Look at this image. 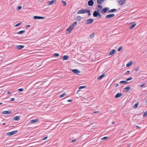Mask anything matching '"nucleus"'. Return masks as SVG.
Returning <instances> with one entry per match:
<instances>
[{
    "label": "nucleus",
    "instance_id": "f257e3e1",
    "mask_svg": "<svg viewBox=\"0 0 147 147\" xmlns=\"http://www.w3.org/2000/svg\"><path fill=\"white\" fill-rule=\"evenodd\" d=\"M80 138H77V139H74V147L75 146L77 147L80 145L79 140Z\"/></svg>",
    "mask_w": 147,
    "mask_h": 147
},
{
    "label": "nucleus",
    "instance_id": "f03ea898",
    "mask_svg": "<svg viewBox=\"0 0 147 147\" xmlns=\"http://www.w3.org/2000/svg\"><path fill=\"white\" fill-rule=\"evenodd\" d=\"M88 9H81L77 12V13L78 14H84L87 13V12Z\"/></svg>",
    "mask_w": 147,
    "mask_h": 147
},
{
    "label": "nucleus",
    "instance_id": "7ed1b4c3",
    "mask_svg": "<svg viewBox=\"0 0 147 147\" xmlns=\"http://www.w3.org/2000/svg\"><path fill=\"white\" fill-rule=\"evenodd\" d=\"M109 9V8L108 7L104 8L100 11V13L102 14H104Z\"/></svg>",
    "mask_w": 147,
    "mask_h": 147
},
{
    "label": "nucleus",
    "instance_id": "20e7f679",
    "mask_svg": "<svg viewBox=\"0 0 147 147\" xmlns=\"http://www.w3.org/2000/svg\"><path fill=\"white\" fill-rule=\"evenodd\" d=\"M93 22V20L92 19H89L85 21V22L84 23V24L86 25H87L91 24Z\"/></svg>",
    "mask_w": 147,
    "mask_h": 147
},
{
    "label": "nucleus",
    "instance_id": "39448f33",
    "mask_svg": "<svg viewBox=\"0 0 147 147\" xmlns=\"http://www.w3.org/2000/svg\"><path fill=\"white\" fill-rule=\"evenodd\" d=\"M18 131V130H16L11 132L8 133L7 134V136H11L14 134H15L17 133Z\"/></svg>",
    "mask_w": 147,
    "mask_h": 147
},
{
    "label": "nucleus",
    "instance_id": "423d86ee",
    "mask_svg": "<svg viewBox=\"0 0 147 147\" xmlns=\"http://www.w3.org/2000/svg\"><path fill=\"white\" fill-rule=\"evenodd\" d=\"M99 12V10H97V11H94L93 13V16L94 17H98V15Z\"/></svg>",
    "mask_w": 147,
    "mask_h": 147
},
{
    "label": "nucleus",
    "instance_id": "0eeeda50",
    "mask_svg": "<svg viewBox=\"0 0 147 147\" xmlns=\"http://www.w3.org/2000/svg\"><path fill=\"white\" fill-rule=\"evenodd\" d=\"M74 28V23L71 24V26H70L67 30V31L68 32V33H70L71 32L73 28Z\"/></svg>",
    "mask_w": 147,
    "mask_h": 147
},
{
    "label": "nucleus",
    "instance_id": "6e6552de",
    "mask_svg": "<svg viewBox=\"0 0 147 147\" xmlns=\"http://www.w3.org/2000/svg\"><path fill=\"white\" fill-rule=\"evenodd\" d=\"M115 16V15L114 14H109V15H107L105 17V18L106 19H107L114 17Z\"/></svg>",
    "mask_w": 147,
    "mask_h": 147
},
{
    "label": "nucleus",
    "instance_id": "1a4fd4ad",
    "mask_svg": "<svg viewBox=\"0 0 147 147\" xmlns=\"http://www.w3.org/2000/svg\"><path fill=\"white\" fill-rule=\"evenodd\" d=\"M12 112L11 111H3L1 112V114L4 115L10 114Z\"/></svg>",
    "mask_w": 147,
    "mask_h": 147
},
{
    "label": "nucleus",
    "instance_id": "9d476101",
    "mask_svg": "<svg viewBox=\"0 0 147 147\" xmlns=\"http://www.w3.org/2000/svg\"><path fill=\"white\" fill-rule=\"evenodd\" d=\"M33 18L34 19H44L45 18V17H43L42 16H34Z\"/></svg>",
    "mask_w": 147,
    "mask_h": 147
},
{
    "label": "nucleus",
    "instance_id": "9b49d317",
    "mask_svg": "<svg viewBox=\"0 0 147 147\" xmlns=\"http://www.w3.org/2000/svg\"><path fill=\"white\" fill-rule=\"evenodd\" d=\"M88 3L89 6H92L94 4V2L93 0H90L88 1Z\"/></svg>",
    "mask_w": 147,
    "mask_h": 147
},
{
    "label": "nucleus",
    "instance_id": "f8f14e48",
    "mask_svg": "<svg viewBox=\"0 0 147 147\" xmlns=\"http://www.w3.org/2000/svg\"><path fill=\"white\" fill-rule=\"evenodd\" d=\"M16 47L17 49L19 50L23 48L24 46L23 45H17L16 46Z\"/></svg>",
    "mask_w": 147,
    "mask_h": 147
},
{
    "label": "nucleus",
    "instance_id": "ddd939ff",
    "mask_svg": "<svg viewBox=\"0 0 147 147\" xmlns=\"http://www.w3.org/2000/svg\"><path fill=\"white\" fill-rule=\"evenodd\" d=\"M115 49H113L110 51L108 55H112L114 54L115 53Z\"/></svg>",
    "mask_w": 147,
    "mask_h": 147
},
{
    "label": "nucleus",
    "instance_id": "4468645a",
    "mask_svg": "<svg viewBox=\"0 0 147 147\" xmlns=\"http://www.w3.org/2000/svg\"><path fill=\"white\" fill-rule=\"evenodd\" d=\"M122 95V93H118L115 95V97L116 98H118L121 97Z\"/></svg>",
    "mask_w": 147,
    "mask_h": 147
},
{
    "label": "nucleus",
    "instance_id": "2eb2a0df",
    "mask_svg": "<svg viewBox=\"0 0 147 147\" xmlns=\"http://www.w3.org/2000/svg\"><path fill=\"white\" fill-rule=\"evenodd\" d=\"M130 87L129 86H127L124 89V91L125 92H127L130 89Z\"/></svg>",
    "mask_w": 147,
    "mask_h": 147
},
{
    "label": "nucleus",
    "instance_id": "dca6fc26",
    "mask_svg": "<svg viewBox=\"0 0 147 147\" xmlns=\"http://www.w3.org/2000/svg\"><path fill=\"white\" fill-rule=\"evenodd\" d=\"M69 58V56L68 55H63L62 57L63 60H67Z\"/></svg>",
    "mask_w": 147,
    "mask_h": 147
},
{
    "label": "nucleus",
    "instance_id": "f3484780",
    "mask_svg": "<svg viewBox=\"0 0 147 147\" xmlns=\"http://www.w3.org/2000/svg\"><path fill=\"white\" fill-rule=\"evenodd\" d=\"M80 72L81 71H80L76 69H74V73L75 74H79Z\"/></svg>",
    "mask_w": 147,
    "mask_h": 147
},
{
    "label": "nucleus",
    "instance_id": "a211bd4d",
    "mask_svg": "<svg viewBox=\"0 0 147 147\" xmlns=\"http://www.w3.org/2000/svg\"><path fill=\"white\" fill-rule=\"evenodd\" d=\"M126 1L125 0H121V2H120V5H124L126 3Z\"/></svg>",
    "mask_w": 147,
    "mask_h": 147
},
{
    "label": "nucleus",
    "instance_id": "6ab92c4d",
    "mask_svg": "<svg viewBox=\"0 0 147 147\" xmlns=\"http://www.w3.org/2000/svg\"><path fill=\"white\" fill-rule=\"evenodd\" d=\"M56 1V0H52L51 1H49L48 2V5H51Z\"/></svg>",
    "mask_w": 147,
    "mask_h": 147
},
{
    "label": "nucleus",
    "instance_id": "aec40b11",
    "mask_svg": "<svg viewBox=\"0 0 147 147\" xmlns=\"http://www.w3.org/2000/svg\"><path fill=\"white\" fill-rule=\"evenodd\" d=\"M13 119L15 121H18L20 119V117L19 116H15L13 117Z\"/></svg>",
    "mask_w": 147,
    "mask_h": 147
},
{
    "label": "nucleus",
    "instance_id": "412c9836",
    "mask_svg": "<svg viewBox=\"0 0 147 147\" xmlns=\"http://www.w3.org/2000/svg\"><path fill=\"white\" fill-rule=\"evenodd\" d=\"M105 0H97V2L98 5H101Z\"/></svg>",
    "mask_w": 147,
    "mask_h": 147
},
{
    "label": "nucleus",
    "instance_id": "4be33fe9",
    "mask_svg": "<svg viewBox=\"0 0 147 147\" xmlns=\"http://www.w3.org/2000/svg\"><path fill=\"white\" fill-rule=\"evenodd\" d=\"M132 63L133 62L132 61H130L126 64V67H128L132 65Z\"/></svg>",
    "mask_w": 147,
    "mask_h": 147
},
{
    "label": "nucleus",
    "instance_id": "5701e85b",
    "mask_svg": "<svg viewBox=\"0 0 147 147\" xmlns=\"http://www.w3.org/2000/svg\"><path fill=\"white\" fill-rule=\"evenodd\" d=\"M105 76V74L104 73H103L102 74H101V75L100 76L98 77L97 78V79L98 80H100L103 77Z\"/></svg>",
    "mask_w": 147,
    "mask_h": 147
},
{
    "label": "nucleus",
    "instance_id": "b1692460",
    "mask_svg": "<svg viewBox=\"0 0 147 147\" xmlns=\"http://www.w3.org/2000/svg\"><path fill=\"white\" fill-rule=\"evenodd\" d=\"M38 119H36L34 120H32L30 121V123H36L38 122Z\"/></svg>",
    "mask_w": 147,
    "mask_h": 147
},
{
    "label": "nucleus",
    "instance_id": "393cba45",
    "mask_svg": "<svg viewBox=\"0 0 147 147\" xmlns=\"http://www.w3.org/2000/svg\"><path fill=\"white\" fill-rule=\"evenodd\" d=\"M117 11V9H111L109 10L108 11V13H111L116 11Z\"/></svg>",
    "mask_w": 147,
    "mask_h": 147
},
{
    "label": "nucleus",
    "instance_id": "a878e982",
    "mask_svg": "<svg viewBox=\"0 0 147 147\" xmlns=\"http://www.w3.org/2000/svg\"><path fill=\"white\" fill-rule=\"evenodd\" d=\"M81 18V17L80 16H77V17L75 19L77 21H79L80 20Z\"/></svg>",
    "mask_w": 147,
    "mask_h": 147
},
{
    "label": "nucleus",
    "instance_id": "bb28decb",
    "mask_svg": "<svg viewBox=\"0 0 147 147\" xmlns=\"http://www.w3.org/2000/svg\"><path fill=\"white\" fill-rule=\"evenodd\" d=\"M25 32V31L24 30H21V31H19V32H18L17 34H21Z\"/></svg>",
    "mask_w": 147,
    "mask_h": 147
},
{
    "label": "nucleus",
    "instance_id": "cd10ccee",
    "mask_svg": "<svg viewBox=\"0 0 147 147\" xmlns=\"http://www.w3.org/2000/svg\"><path fill=\"white\" fill-rule=\"evenodd\" d=\"M121 84L125 83V84H127L128 83V82H127V81H121L120 82Z\"/></svg>",
    "mask_w": 147,
    "mask_h": 147
},
{
    "label": "nucleus",
    "instance_id": "c85d7f7f",
    "mask_svg": "<svg viewBox=\"0 0 147 147\" xmlns=\"http://www.w3.org/2000/svg\"><path fill=\"white\" fill-rule=\"evenodd\" d=\"M136 25V24H133L132 25H131L129 27V28L130 29H133V28H134V27Z\"/></svg>",
    "mask_w": 147,
    "mask_h": 147
},
{
    "label": "nucleus",
    "instance_id": "c756f323",
    "mask_svg": "<svg viewBox=\"0 0 147 147\" xmlns=\"http://www.w3.org/2000/svg\"><path fill=\"white\" fill-rule=\"evenodd\" d=\"M139 105V103L137 102V103H136L135 104L134 106L133 107L134 109H136L137 108V107H138V105Z\"/></svg>",
    "mask_w": 147,
    "mask_h": 147
},
{
    "label": "nucleus",
    "instance_id": "7c9ffc66",
    "mask_svg": "<svg viewBox=\"0 0 147 147\" xmlns=\"http://www.w3.org/2000/svg\"><path fill=\"white\" fill-rule=\"evenodd\" d=\"M61 2L63 6H66V3L65 1H61Z\"/></svg>",
    "mask_w": 147,
    "mask_h": 147
},
{
    "label": "nucleus",
    "instance_id": "2f4dec72",
    "mask_svg": "<svg viewBox=\"0 0 147 147\" xmlns=\"http://www.w3.org/2000/svg\"><path fill=\"white\" fill-rule=\"evenodd\" d=\"M97 7L98 8L99 10H100L102 8V7L100 5H99L97 6Z\"/></svg>",
    "mask_w": 147,
    "mask_h": 147
},
{
    "label": "nucleus",
    "instance_id": "473e14b6",
    "mask_svg": "<svg viewBox=\"0 0 147 147\" xmlns=\"http://www.w3.org/2000/svg\"><path fill=\"white\" fill-rule=\"evenodd\" d=\"M66 95V93H64L63 94H61L59 96V97L60 98H61L64 97Z\"/></svg>",
    "mask_w": 147,
    "mask_h": 147
},
{
    "label": "nucleus",
    "instance_id": "72a5a7b5",
    "mask_svg": "<svg viewBox=\"0 0 147 147\" xmlns=\"http://www.w3.org/2000/svg\"><path fill=\"white\" fill-rule=\"evenodd\" d=\"M147 116V110L144 113L143 117L144 118Z\"/></svg>",
    "mask_w": 147,
    "mask_h": 147
},
{
    "label": "nucleus",
    "instance_id": "f704fd0d",
    "mask_svg": "<svg viewBox=\"0 0 147 147\" xmlns=\"http://www.w3.org/2000/svg\"><path fill=\"white\" fill-rule=\"evenodd\" d=\"M87 13H88V16L90 17L91 15V13H90V11L88 9V10L87 11Z\"/></svg>",
    "mask_w": 147,
    "mask_h": 147
},
{
    "label": "nucleus",
    "instance_id": "c9c22d12",
    "mask_svg": "<svg viewBox=\"0 0 147 147\" xmlns=\"http://www.w3.org/2000/svg\"><path fill=\"white\" fill-rule=\"evenodd\" d=\"M94 36V33H92L90 35V37L91 38H92Z\"/></svg>",
    "mask_w": 147,
    "mask_h": 147
},
{
    "label": "nucleus",
    "instance_id": "e433bc0d",
    "mask_svg": "<svg viewBox=\"0 0 147 147\" xmlns=\"http://www.w3.org/2000/svg\"><path fill=\"white\" fill-rule=\"evenodd\" d=\"M86 87V86H80L79 87V89H82L85 88Z\"/></svg>",
    "mask_w": 147,
    "mask_h": 147
},
{
    "label": "nucleus",
    "instance_id": "4c0bfd02",
    "mask_svg": "<svg viewBox=\"0 0 147 147\" xmlns=\"http://www.w3.org/2000/svg\"><path fill=\"white\" fill-rule=\"evenodd\" d=\"M59 54L57 53H55L53 54V56L55 57H58L59 56Z\"/></svg>",
    "mask_w": 147,
    "mask_h": 147
},
{
    "label": "nucleus",
    "instance_id": "58836bf2",
    "mask_svg": "<svg viewBox=\"0 0 147 147\" xmlns=\"http://www.w3.org/2000/svg\"><path fill=\"white\" fill-rule=\"evenodd\" d=\"M133 79V78L132 77H130L129 78H127L126 80V81H128L129 80H130Z\"/></svg>",
    "mask_w": 147,
    "mask_h": 147
},
{
    "label": "nucleus",
    "instance_id": "ea45409f",
    "mask_svg": "<svg viewBox=\"0 0 147 147\" xmlns=\"http://www.w3.org/2000/svg\"><path fill=\"white\" fill-rule=\"evenodd\" d=\"M21 24V23H18L17 24H16L15 25V27H17L18 26H20Z\"/></svg>",
    "mask_w": 147,
    "mask_h": 147
},
{
    "label": "nucleus",
    "instance_id": "a19ab883",
    "mask_svg": "<svg viewBox=\"0 0 147 147\" xmlns=\"http://www.w3.org/2000/svg\"><path fill=\"white\" fill-rule=\"evenodd\" d=\"M123 47L122 46H121L118 49V51H120L122 49Z\"/></svg>",
    "mask_w": 147,
    "mask_h": 147
},
{
    "label": "nucleus",
    "instance_id": "79ce46f5",
    "mask_svg": "<svg viewBox=\"0 0 147 147\" xmlns=\"http://www.w3.org/2000/svg\"><path fill=\"white\" fill-rule=\"evenodd\" d=\"M108 138V137H104L102 138L101 139V140H105Z\"/></svg>",
    "mask_w": 147,
    "mask_h": 147
},
{
    "label": "nucleus",
    "instance_id": "37998d69",
    "mask_svg": "<svg viewBox=\"0 0 147 147\" xmlns=\"http://www.w3.org/2000/svg\"><path fill=\"white\" fill-rule=\"evenodd\" d=\"M24 90V89L22 88H20L18 89V91L19 92H22Z\"/></svg>",
    "mask_w": 147,
    "mask_h": 147
},
{
    "label": "nucleus",
    "instance_id": "c03bdc74",
    "mask_svg": "<svg viewBox=\"0 0 147 147\" xmlns=\"http://www.w3.org/2000/svg\"><path fill=\"white\" fill-rule=\"evenodd\" d=\"M130 71L129 70H128L126 71L125 73V75H127L129 74Z\"/></svg>",
    "mask_w": 147,
    "mask_h": 147
},
{
    "label": "nucleus",
    "instance_id": "a18cd8bd",
    "mask_svg": "<svg viewBox=\"0 0 147 147\" xmlns=\"http://www.w3.org/2000/svg\"><path fill=\"white\" fill-rule=\"evenodd\" d=\"M22 7L21 6H19L18 7V10H20V9H21Z\"/></svg>",
    "mask_w": 147,
    "mask_h": 147
},
{
    "label": "nucleus",
    "instance_id": "49530a36",
    "mask_svg": "<svg viewBox=\"0 0 147 147\" xmlns=\"http://www.w3.org/2000/svg\"><path fill=\"white\" fill-rule=\"evenodd\" d=\"M139 69V67H138L135 69V71L136 72H137L138 71Z\"/></svg>",
    "mask_w": 147,
    "mask_h": 147
},
{
    "label": "nucleus",
    "instance_id": "de8ad7c7",
    "mask_svg": "<svg viewBox=\"0 0 147 147\" xmlns=\"http://www.w3.org/2000/svg\"><path fill=\"white\" fill-rule=\"evenodd\" d=\"M146 84H143L141 85H140V87H144L145 85Z\"/></svg>",
    "mask_w": 147,
    "mask_h": 147
},
{
    "label": "nucleus",
    "instance_id": "09e8293b",
    "mask_svg": "<svg viewBox=\"0 0 147 147\" xmlns=\"http://www.w3.org/2000/svg\"><path fill=\"white\" fill-rule=\"evenodd\" d=\"M10 100L11 101H14L15 100V99L14 98H10Z\"/></svg>",
    "mask_w": 147,
    "mask_h": 147
},
{
    "label": "nucleus",
    "instance_id": "8fccbe9b",
    "mask_svg": "<svg viewBox=\"0 0 147 147\" xmlns=\"http://www.w3.org/2000/svg\"><path fill=\"white\" fill-rule=\"evenodd\" d=\"M101 14H100V12L99 13H98V17H101Z\"/></svg>",
    "mask_w": 147,
    "mask_h": 147
},
{
    "label": "nucleus",
    "instance_id": "3c124183",
    "mask_svg": "<svg viewBox=\"0 0 147 147\" xmlns=\"http://www.w3.org/2000/svg\"><path fill=\"white\" fill-rule=\"evenodd\" d=\"M30 27V25H27L26 26V28L27 29L28 28V27Z\"/></svg>",
    "mask_w": 147,
    "mask_h": 147
},
{
    "label": "nucleus",
    "instance_id": "603ef678",
    "mask_svg": "<svg viewBox=\"0 0 147 147\" xmlns=\"http://www.w3.org/2000/svg\"><path fill=\"white\" fill-rule=\"evenodd\" d=\"M118 3H119V5H120V2H121V0H117Z\"/></svg>",
    "mask_w": 147,
    "mask_h": 147
},
{
    "label": "nucleus",
    "instance_id": "864d4df0",
    "mask_svg": "<svg viewBox=\"0 0 147 147\" xmlns=\"http://www.w3.org/2000/svg\"><path fill=\"white\" fill-rule=\"evenodd\" d=\"M48 138V137L47 136H46L45 137V138H44L43 139V140H46Z\"/></svg>",
    "mask_w": 147,
    "mask_h": 147
},
{
    "label": "nucleus",
    "instance_id": "5fc2aeb1",
    "mask_svg": "<svg viewBox=\"0 0 147 147\" xmlns=\"http://www.w3.org/2000/svg\"><path fill=\"white\" fill-rule=\"evenodd\" d=\"M115 123V121H113L112 122V123L113 125H114Z\"/></svg>",
    "mask_w": 147,
    "mask_h": 147
},
{
    "label": "nucleus",
    "instance_id": "6e6d98bb",
    "mask_svg": "<svg viewBox=\"0 0 147 147\" xmlns=\"http://www.w3.org/2000/svg\"><path fill=\"white\" fill-rule=\"evenodd\" d=\"M77 24V22H74V26L76 25Z\"/></svg>",
    "mask_w": 147,
    "mask_h": 147
},
{
    "label": "nucleus",
    "instance_id": "4d7b16f0",
    "mask_svg": "<svg viewBox=\"0 0 147 147\" xmlns=\"http://www.w3.org/2000/svg\"><path fill=\"white\" fill-rule=\"evenodd\" d=\"M119 86V84H116L115 86L116 87H117Z\"/></svg>",
    "mask_w": 147,
    "mask_h": 147
},
{
    "label": "nucleus",
    "instance_id": "13d9d810",
    "mask_svg": "<svg viewBox=\"0 0 147 147\" xmlns=\"http://www.w3.org/2000/svg\"><path fill=\"white\" fill-rule=\"evenodd\" d=\"M72 101V100H71L70 99L68 100L67 101L68 102H71Z\"/></svg>",
    "mask_w": 147,
    "mask_h": 147
},
{
    "label": "nucleus",
    "instance_id": "bf43d9fd",
    "mask_svg": "<svg viewBox=\"0 0 147 147\" xmlns=\"http://www.w3.org/2000/svg\"><path fill=\"white\" fill-rule=\"evenodd\" d=\"M140 128V127H139L138 126H136V128L137 129H138V128Z\"/></svg>",
    "mask_w": 147,
    "mask_h": 147
},
{
    "label": "nucleus",
    "instance_id": "052dcab7",
    "mask_svg": "<svg viewBox=\"0 0 147 147\" xmlns=\"http://www.w3.org/2000/svg\"><path fill=\"white\" fill-rule=\"evenodd\" d=\"M10 91H8L7 92V94H10Z\"/></svg>",
    "mask_w": 147,
    "mask_h": 147
},
{
    "label": "nucleus",
    "instance_id": "680f3d73",
    "mask_svg": "<svg viewBox=\"0 0 147 147\" xmlns=\"http://www.w3.org/2000/svg\"><path fill=\"white\" fill-rule=\"evenodd\" d=\"M99 112V111H95V112H94V113H98Z\"/></svg>",
    "mask_w": 147,
    "mask_h": 147
},
{
    "label": "nucleus",
    "instance_id": "e2e57ef3",
    "mask_svg": "<svg viewBox=\"0 0 147 147\" xmlns=\"http://www.w3.org/2000/svg\"><path fill=\"white\" fill-rule=\"evenodd\" d=\"M145 102L147 104V99L145 100Z\"/></svg>",
    "mask_w": 147,
    "mask_h": 147
},
{
    "label": "nucleus",
    "instance_id": "0e129e2a",
    "mask_svg": "<svg viewBox=\"0 0 147 147\" xmlns=\"http://www.w3.org/2000/svg\"><path fill=\"white\" fill-rule=\"evenodd\" d=\"M71 142H74V140H72L71 141Z\"/></svg>",
    "mask_w": 147,
    "mask_h": 147
},
{
    "label": "nucleus",
    "instance_id": "69168bd1",
    "mask_svg": "<svg viewBox=\"0 0 147 147\" xmlns=\"http://www.w3.org/2000/svg\"><path fill=\"white\" fill-rule=\"evenodd\" d=\"M5 123H3V125H5Z\"/></svg>",
    "mask_w": 147,
    "mask_h": 147
},
{
    "label": "nucleus",
    "instance_id": "338daca9",
    "mask_svg": "<svg viewBox=\"0 0 147 147\" xmlns=\"http://www.w3.org/2000/svg\"><path fill=\"white\" fill-rule=\"evenodd\" d=\"M2 104H3L2 103L0 102V105H2Z\"/></svg>",
    "mask_w": 147,
    "mask_h": 147
},
{
    "label": "nucleus",
    "instance_id": "774afa93",
    "mask_svg": "<svg viewBox=\"0 0 147 147\" xmlns=\"http://www.w3.org/2000/svg\"><path fill=\"white\" fill-rule=\"evenodd\" d=\"M72 71L73 72H74V69H72Z\"/></svg>",
    "mask_w": 147,
    "mask_h": 147
}]
</instances>
